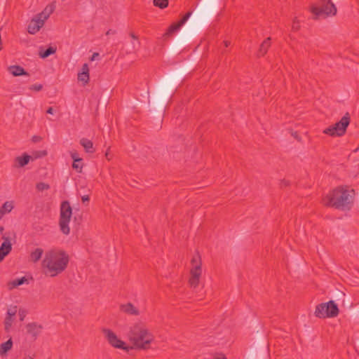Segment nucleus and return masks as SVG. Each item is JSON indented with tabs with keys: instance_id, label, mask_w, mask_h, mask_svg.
<instances>
[{
	"instance_id": "f3484780",
	"label": "nucleus",
	"mask_w": 359,
	"mask_h": 359,
	"mask_svg": "<svg viewBox=\"0 0 359 359\" xmlns=\"http://www.w3.org/2000/svg\"><path fill=\"white\" fill-rule=\"evenodd\" d=\"M326 304L328 305L327 316H326V318L336 317L339 313V309L337 305L333 301H330Z\"/></svg>"
},
{
	"instance_id": "f03ea898",
	"label": "nucleus",
	"mask_w": 359,
	"mask_h": 359,
	"mask_svg": "<svg viewBox=\"0 0 359 359\" xmlns=\"http://www.w3.org/2000/svg\"><path fill=\"white\" fill-rule=\"evenodd\" d=\"M354 190L339 187L327 194L322 203L325 206L334 207L340 210H350L353 203Z\"/></svg>"
},
{
	"instance_id": "c03bdc74",
	"label": "nucleus",
	"mask_w": 359,
	"mask_h": 359,
	"mask_svg": "<svg viewBox=\"0 0 359 359\" xmlns=\"http://www.w3.org/2000/svg\"><path fill=\"white\" fill-rule=\"evenodd\" d=\"M105 156H106V157H107V158H109V154L108 152H106Z\"/></svg>"
},
{
	"instance_id": "f257e3e1",
	"label": "nucleus",
	"mask_w": 359,
	"mask_h": 359,
	"mask_svg": "<svg viewBox=\"0 0 359 359\" xmlns=\"http://www.w3.org/2000/svg\"><path fill=\"white\" fill-rule=\"evenodd\" d=\"M69 262V255L65 250L53 248L46 252L41 266L46 275L55 277L65 271Z\"/></svg>"
},
{
	"instance_id": "4be33fe9",
	"label": "nucleus",
	"mask_w": 359,
	"mask_h": 359,
	"mask_svg": "<svg viewBox=\"0 0 359 359\" xmlns=\"http://www.w3.org/2000/svg\"><path fill=\"white\" fill-rule=\"evenodd\" d=\"M27 283L28 280L25 277H22L20 278H16L13 280L8 283V286L10 289H13L15 287H17L18 286H20L24 283Z\"/></svg>"
},
{
	"instance_id": "412c9836",
	"label": "nucleus",
	"mask_w": 359,
	"mask_h": 359,
	"mask_svg": "<svg viewBox=\"0 0 359 359\" xmlns=\"http://www.w3.org/2000/svg\"><path fill=\"white\" fill-rule=\"evenodd\" d=\"M30 156L27 154H24L22 156H18L15 158V163H17V167H23L28 164L30 161Z\"/></svg>"
},
{
	"instance_id": "72a5a7b5",
	"label": "nucleus",
	"mask_w": 359,
	"mask_h": 359,
	"mask_svg": "<svg viewBox=\"0 0 359 359\" xmlns=\"http://www.w3.org/2000/svg\"><path fill=\"white\" fill-rule=\"evenodd\" d=\"M70 156L74 161V159H81V158L79 157L78 154L76 151H72L70 153Z\"/></svg>"
},
{
	"instance_id": "37998d69",
	"label": "nucleus",
	"mask_w": 359,
	"mask_h": 359,
	"mask_svg": "<svg viewBox=\"0 0 359 359\" xmlns=\"http://www.w3.org/2000/svg\"><path fill=\"white\" fill-rule=\"evenodd\" d=\"M25 359H33L31 356L28 355L25 358Z\"/></svg>"
},
{
	"instance_id": "0eeeda50",
	"label": "nucleus",
	"mask_w": 359,
	"mask_h": 359,
	"mask_svg": "<svg viewBox=\"0 0 359 359\" xmlns=\"http://www.w3.org/2000/svg\"><path fill=\"white\" fill-rule=\"evenodd\" d=\"M311 12L315 15V18H325L329 15H334L337 13V8L330 0H323L320 6H313Z\"/></svg>"
},
{
	"instance_id": "6ab92c4d",
	"label": "nucleus",
	"mask_w": 359,
	"mask_h": 359,
	"mask_svg": "<svg viewBox=\"0 0 359 359\" xmlns=\"http://www.w3.org/2000/svg\"><path fill=\"white\" fill-rule=\"evenodd\" d=\"M13 207L14 206L12 201L5 202L0 208V219L3 217L4 215L11 212L13 209Z\"/></svg>"
},
{
	"instance_id": "ea45409f",
	"label": "nucleus",
	"mask_w": 359,
	"mask_h": 359,
	"mask_svg": "<svg viewBox=\"0 0 359 359\" xmlns=\"http://www.w3.org/2000/svg\"><path fill=\"white\" fill-rule=\"evenodd\" d=\"M46 112H47L48 114H53V109L52 107H49V108L47 109Z\"/></svg>"
},
{
	"instance_id": "423d86ee",
	"label": "nucleus",
	"mask_w": 359,
	"mask_h": 359,
	"mask_svg": "<svg viewBox=\"0 0 359 359\" xmlns=\"http://www.w3.org/2000/svg\"><path fill=\"white\" fill-rule=\"evenodd\" d=\"M72 210L68 201H63L60 205V228L61 231L68 235L70 232L69 224L71 220Z\"/></svg>"
},
{
	"instance_id": "7ed1b4c3",
	"label": "nucleus",
	"mask_w": 359,
	"mask_h": 359,
	"mask_svg": "<svg viewBox=\"0 0 359 359\" xmlns=\"http://www.w3.org/2000/svg\"><path fill=\"white\" fill-rule=\"evenodd\" d=\"M127 337L137 348L147 349L154 339V334L142 322L133 324L128 329Z\"/></svg>"
},
{
	"instance_id": "aec40b11",
	"label": "nucleus",
	"mask_w": 359,
	"mask_h": 359,
	"mask_svg": "<svg viewBox=\"0 0 359 359\" xmlns=\"http://www.w3.org/2000/svg\"><path fill=\"white\" fill-rule=\"evenodd\" d=\"M80 144L86 152L93 153L94 151L93 144L91 140L86 138H82L80 140Z\"/></svg>"
},
{
	"instance_id": "c85d7f7f",
	"label": "nucleus",
	"mask_w": 359,
	"mask_h": 359,
	"mask_svg": "<svg viewBox=\"0 0 359 359\" xmlns=\"http://www.w3.org/2000/svg\"><path fill=\"white\" fill-rule=\"evenodd\" d=\"M49 188H50L49 185L46 183H43V182H39L36 184V189L39 191L47 190Z\"/></svg>"
},
{
	"instance_id": "a878e982",
	"label": "nucleus",
	"mask_w": 359,
	"mask_h": 359,
	"mask_svg": "<svg viewBox=\"0 0 359 359\" xmlns=\"http://www.w3.org/2000/svg\"><path fill=\"white\" fill-rule=\"evenodd\" d=\"M72 168L77 172H81L83 168L82 159H74V161L72 164Z\"/></svg>"
},
{
	"instance_id": "a211bd4d",
	"label": "nucleus",
	"mask_w": 359,
	"mask_h": 359,
	"mask_svg": "<svg viewBox=\"0 0 359 359\" xmlns=\"http://www.w3.org/2000/svg\"><path fill=\"white\" fill-rule=\"evenodd\" d=\"M9 73L14 76L28 75L27 72L25 69L18 65L10 66L8 69Z\"/></svg>"
},
{
	"instance_id": "79ce46f5",
	"label": "nucleus",
	"mask_w": 359,
	"mask_h": 359,
	"mask_svg": "<svg viewBox=\"0 0 359 359\" xmlns=\"http://www.w3.org/2000/svg\"><path fill=\"white\" fill-rule=\"evenodd\" d=\"M4 231V227H0V233H1Z\"/></svg>"
},
{
	"instance_id": "ddd939ff",
	"label": "nucleus",
	"mask_w": 359,
	"mask_h": 359,
	"mask_svg": "<svg viewBox=\"0 0 359 359\" xmlns=\"http://www.w3.org/2000/svg\"><path fill=\"white\" fill-rule=\"evenodd\" d=\"M89 78V67L88 64L85 63L82 66L81 72L78 74V80L83 82V85H86L88 83Z\"/></svg>"
},
{
	"instance_id": "dca6fc26",
	"label": "nucleus",
	"mask_w": 359,
	"mask_h": 359,
	"mask_svg": "<svg viewBox=\"0 0 359 359\" xmlns=\"http://www.w3.org/2000/svg\"><path fill=\"white\" fill-rule=\"evenodd\" d=\"M43 250L41 248H36L29 254V261L33 263L38 262L42 257Z\"/></svg>"
},
{
	"instance_id": "2eb2a0df",
	"label": "nucleus",
	"mask_w": 359,
	"mask_h": 359,
	"mask_svg": "<svg viewBox=\"0 0 359 359\" xmlns=\"http://www.w3.org/2000/svg\"><path fill=\"white\" fill-rule=\"evenodd\" d=\"M327 304L322 303L316 308L315 315L318 318H325L327 316Z\"/></svg>"
},
{
	"instance_id": "473e14b6",
	"label": "nucleus",
	"mask_w": 359,
	"mask_h": 359,
	"mask_svg": "<svg viewBox=\"0 0 359 359\" xmlns=\"http://www.w3.org/2000/svg\"><path fill=\"white\" fill-rule=\"evenodd\" d=\"M299 27V21L297 19H294L292 23V28L293 30H297Z\"/></svg>"
},
{
	"instance_id": "f704fd0d",
	"label": "nucleus",
	"mask_w": 359,
	"mask_h": 359,
	"mask_svg": "<svg viewBox=\"0 0 359 359\" xmlns=\"http://www.w3.org/2000/svg\"><path fill=\"white\" fill-rule=\"evenodd\" d=\"M19 316H20V320H23L25 316V311L24 310H20Z\"/></svg>"
},
{
	"instance_id": "20e7f679",
	"label": "nucleus",
	"mask_w": 359,
	"mask_h": 359,
	"mask_svg": "<svg viewBox=\"0 0 359 359\" xmlns=\"http://www.w3.org/2000/svg\"><path fill=\"white\" fill-rule=\"evenodd\" d=\"M55 9L53 4L46 6L42 12L37 14L28 25L27 31L31 34H35L43 26L44 22L50 17Z\"/></svg>"
},
{
	"instance_id": "1a4fd4ad",
	"label": "nucleus",
	"mask_w": 359,
	"mask_h": 359,
	"mask_svg": "<svg viewBox=\"0 0 359 359\" xmlns=\"http://www.w3.org/2000/svg\"><path fill=\"white\" fill-rule=\"evenodd\" d=\"M103 332L108 342L113 347L126 351L129 349V347L126 346V343L123 341L121 340L117 337V335L111 330L109 329H105L103 330Z\"/></svg>"
},
{
	"instance_id": "393cba45",
	"label": "nucleus",
	"mask_w": 359,
	"mask_h": 359,
	"mask_svg": "<svg viewBox=\"0 0 359 359\" xmlns=\"http://www.w3.org/2000/svg\"><path fill=\"white\" fill-rule=\"evenodd\" d=\"M55 52H56V48H55L49 47L48 48H47L44 51L40 50L39 55L40 57H41V58H46L49 55L55 53Z\"/></svg>"
},
{
	"instance_id": "9b49d317",
	"label": "nucleus",
	"mask_w": 359,
	"mask_h": 359,
	"mask_svg": "<svg viewBox=\"0 0 359 359\" xmlns=\"http://www.w3.org/2000/svg\"><path fill=\"white\" fill-rule=\"evenodd\" d=\"M192 14V12L191 11H189L188 12L181 20L180 21L177 23V24H173L172 25L168 32H166V35H170L172 34V33L177 32V30H179L180 29V27L188 20V19L190 18V16Z\"/></svg>"
},
{
	"instance_id": "bb28decb",
	"label": "nucleus",
	"mask_w": 359,
	"mask_h": 359,
	"mask_svg": "<svg viewBox=\"0 0 359 359\" xmlns=\"http://www.w3.org/2000/svg\"><path fill=\"white\" fill-rule=\"evenodd\" d=\"M154 5L160 8H165L168 5V0H154Z\"/></svg>"
},
{
	"instance_id": "c756f323",
	"label": "nucleus",
	"mask_w": 359,
	"mask_h": 359,
	"mask_svg": "<svg viewBox=\"0 0 359 359\" xmlns=\"http://www.w3.org/2000/svg\"><path fill=\"white\" fill-rule=\"evenodd\" d=\"M17 311H18L17 306H13V307L9 308L7 311V316H11V317L15 316L17 313Z\"/></svg>"
},
{
	"instance_id": "f8f14e48",
	"label": "nucleus",
	"mask_w": 359,
	"mask_h": 359,
	"mask_svg": "<svg viewBox=\"0 0 359 359\" xmlns=\"http://www.w3.org/2000/svg\"><path fill=\"white\" fill-rule=\"evenodd\" d=\"M26 330L27 332L35 339L41 333L42 327L36 323H31L26 325Z\"/></svg>"
},
{
	"instance_id": "58836bf2",
	"label": "nucleus",
	"mask_w": 359,
	"mask_h": 359,
	"mask_svg": "<svg viewBox=\"0 0 359 359\" xmlns=\"http://www.w3.org/2000/svg\"><path fill=\"white\" fill-rule=\"evenodd\" d=\"M114 34H116V31H115V30H113V29H109V30L106 32V35Z\"/></svg>"
},
{
	"instance_id": "e433bc0d",
	"label": "nucleus",
	"mask_w": 359,
	"mask_h": 359,
	"mask_svg": "<svg viewBox=\"0 0 359 359\" xmlns=\"http://www.w3.org/2000/svg\"><path fill=\"white\" fill-rule=\"evenodd\" d=\"M215 359H226V358L222 354H217L215 355Z\"/></svg>"
},
{
	"instance_id": "cd10ccee",
	"label": "nucleus",
	"mask_w": 359,
	"mask_h": 359,
	"mask_svg": "<svg viewBox=\"0 0 359 359\" xmlns=\"http://www.w3.org/2000/svg\"><path fill=\"white\" fill-rule=\"evenodd\" d=\"M13 321V317L6 316V317L5 318V322H4L6 330H7V331L9 330V329L11 328V327L12 325Z\"/></svg>"
},
{
	"instance_id": "4c0bfd02",
	"label": "nucleus",
	"mask_w": 359,
	"mask_h": 359,
	"mask_svg": "<svg viewBox=\"0 0 359 359\" xmlns=\"http://www.w3.org/2000/svg\"><path fill=\"white\" fill-rule=\"evenodd\" d=\"M99 56V53H94L90 58V60L91 61H93L95 60L97 57Z\"/></svg>"
},
{
	"instance_id": "a19ab883",
	"label": "nucleus",
	"mask_w": 359,
	"mask_h": 359,
	"mask_svg": "<svg viewBox=\"0 0 359 359\" xmlns=\"http://www.w3.org/2000/svg\"><path fill=\"white\" fill-rule=\"evenodd\" d=\"M224 45L225 47H228L230 45V41H224Z\"/></svg>"
},
{
	"instance_id": "7c9ffc66",
	"label": "nucleus",
	"mask_w": 359,
	"mask_h": 359,
	"mask_svg": "<svg viewBox=\"0 0 359 359\" xmlns=\"http://www.w3.org/2000/svg\"><path fill=\"white\" fill-rule=\"evenodd\" d=\"M130 36L132 37L133 39H134L135 41H136V43L133 42V48H136L137 46H139L140 45V42L138 41V38L136 35H135L133 33H130Z\"/></svg>"
},
{
	"instance_id": "4468645a",
	"label": "nucleus",
	"mask_w": 359,
	"mask_h": 359,
	"mask_svg": "<svg viewBox=\"0 0 359 359\" xmlns=\"http://www.w3.org/2000/svg\"><path fill=\"white\" fill-rule=\"evenodd\" d=\"M120 309L122 312L129 315L138 316L140 314L139 310L131 303L121 304Z\"/></svg>"
},
{
	"instance_id": "39448f33",
	"label": "nucleus",
	"mask_w": 359,
	"mask_h": 359,
	"mask_svg": "<svg viewBox=\"0 0 359 359\" xmlns=\"http://www.w3.org/2000/svg\"><path fill=\"white\" fill-rule=\"evenodd\" d=\"M202 271L201 258L197 252L193 255L191 260L190 278L189 283L191 287L196 288L199 285Z\"/></svg>"
},
{
	"instance_id": "c9c22d12",
	"label": "nucleus",
	"mask_w": 359,
	"mask_h": 359,
	"mask_svg": "<svg viewBox=\"0 0 359 359\" xmlns=\"http://www.w3.org/2000/svg\"><path fill=\"white\" fill-rule=\"evenodd\" d=\"M81 200L83 203L88 202L89 201V196L88 195H84L81 197Z\"/></svg>"
},
{
	"instance_id": "2f4dec72",
	"label": "nucleus",
	"mask_w": 359,
	"mask_h": 359,
	"mask_svg": "<svg viewBox=\"0 0 359 359\" xmlns=\"http://www.w3.org/2000/svg\"><path fill=\"white\" fill-rule=\"evenodd\" d=\"M43 88V86L41 84H34L32 85L29 87L30 90H34V91H40Z\"/></svg>"
},
{
	"instance_id": "9d476101",
	"label": "nucleus",
	"mask_w": 359,
	"mask_h": 359,
	"mask_svg": "<svg viewBox=\"0 0 359 359\" xmlns=\"http://www.w3.org/2000/svg\"><path fill=\"white\" fill-rule=\"evenodd\" d=\"M2 239L4 240V242L0 246V262L3 261L5 257H6L12 250V243L10 238L4 236Z\"/></svg>"
},
{
	"instance_id": "b1692460",
	"label": "nucleus",
	"mask_w": 359,
	"mask_h": 359,
	"mask_svg": "<svg viewBox=\"0 0 359 359\" xmlns=\"http://www.w3.org/2000/svg\"><path fill=\"white\" fill-rule=\"evenodd\" d=\"M270 45H271V38L268 37L261 44L259 50V55H264L266 53Z\"/></svg>"
},
{
	"instance_id": "5701e85b",
	"label": "nucleus",
	"mask_w": 359,
	"mask_h": 359,
	"mask_svg": "<svg viewBox=\"0 0 359 359\" xmlns=\"http://www.w3.org/2000/svg\"><path fill=\"white\" fill-rule=\"evenodd\" d=\"M13 346V341L11 339H8L6 342H4L0 345V355L6 354L8 351H10Z\"/></svg>"
},
{
	"instance_id": "6e6552de",
	"label": "nucleus",
	"mask_w": 359,
	"mask_h": 359,
	"mask_svg": "<svg viewBox=\"0 0 359 359\" xmlns=\"http://www.w3.org/2000/svg\"><path fill=\"white\" fill-rule=\"evenodd\" d=\"M349 124V117L348 115L344 116L341 119L335 124L325 128L323 133L330 136H341L343 135Z\"/></svg>"
}]
</instances>
